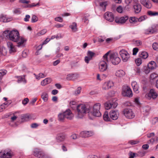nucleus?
Segmentation results:
<instances>
[{
  "instance_id": "nucleus-1",
  "label": "nucleus",
  "mask_w": 158,
  "mask_h": 158,
  "mask_svg": "<svg viewBox=\"0 0 158 158\" xmlns=\"http://www.w3.org/2000/svg\"><path fill=\"white\" fill-rule=\"evenodd\" d=\"M77 116L79 118H82L85 114L90 112V107L89 106H86L84 104H81L77 106Z\"/></svg>"
},
{
  "instance_id": "nucleus-2",
  "label": "nucleus",
  "mask_w": 158,
  "mask_h": 158,
  "mask_svg": "<svg viewBox=\"0 0 158 158\" xmlns=\"http://www.w3.org/2000/svg\"><path fill=\"white\" fill-rule=\"evenodd\" d=\"M110 51L106 53L102 57L103 60L99 63V71L101 72H104L106 71L107 68L106 62L108 61V56L110 54Z\"/></svg>"
},
{
  "instance_id": "nucleus-3",
  "label": "nucleus",
  "mask_w": 158,
  "mask_h": 158,
  "mask_svg": "<svg viewBox=\"0 0 158 158\" xmlns=\"http://www.w3.org/2000/svg\"><path fill=\"white\" fill-rule=\"evenodd\" d=\"M14 156V153L10 149L2 150L0 152V157L1 158H12Z\"/></svg>"
},
{
  "instance_id": "nucleus-4",
  "label": "nucleus",
  "mask_w": 158,
  "mask_h": 158,
  "mask_svg": "<svg viewBox=\"0 0 158 158\" xmlns=\"http://www.w3.org/2000/svg\"><path fill=\"white\" fill-rule=\"evenodd\" d=\"M122 94L123 96L129 97H131L133 95L131 89L129 86L126 85L123 86Z\"/></svg>"
},
{
  "instance_id": "nucleus-5",
  "label": "nucleus",
  "mask_w": 158,
  "mask_h": 158,
  "mask_svg": "<svg viewBox=\"0 0 158 158\" xmlns=\"http://www.w3.org/2000/svg\"><path fill=\"white\" fill-rule=\"evenodd\" d=\"M110 57L112 63L114 65H117L121 61V59L117 53H111L110 55Z\"/></svg>"
},
{
  "instance_id": "nucleus-6",
  "label": "nucleus",
  "mask_w": 158,
  "mask_h": 158,
  "mask_svg": "<svg viewBox=\"0 0 158 158\" xmlns=\"http://www.w3.org/2000/svg\"><path fill=\"white\" fill-rule=\"evenodd\" d=\"M10 34L9 39L14 42L17 40L20 36L19 31L16 29L11 31Z\"/></svg>"
},
{
  "instance_id": "nucleus-7",
  "label": "nucleus",
  "mask_w": 158,
  "mask_h": 158,
  "mask_svg": "<svg viewBox=\"0 0 158 158\" xmlns=\"http://www.w3.org/2000/svg\"><path fill=\"white\" fill-rule=\"evenodd\" d=\"M27 39L24 37L20 36L15 41L17 43V46L19 48L23 47L27 42Z\"/></svg>"
},
{
  "instance_id": "nucleus-8",
  "label": "nucleus",
  "mask_w": 158,
  "mask_h": 158,
  "mask_svg": "<svg viewBox=\"0 0 158 158\" xmlns=\"http://www.w3.org/2000/svg\"><path fill=\"white\" fill-rule=\"evenodd\" d=\"M119 54L122 57V60L126 62L127 61L130 57L129 54L124 49H122L119 52Z\"/></svg>"
},
{
  "instance_id": "nucleus-9",
  "label": "nucleus",
  "mask_w": 158,
  "mask_h": 158,
  "mask_svg": "<svg viewBox=\"0 0 158 158\" xmlns=\"http://www.w3.org/2000/svg\"><path fill=\"white\" fill-rule=\"evenodd\" d=\"M117 106L118 103L116 102V100H114V101H113V100L110 101L106 102L105 104V109L107 110L115 108Z\"/></svg>"
},
{
  "instance_id": "nucleus-10",
  "label": "nucleus",
  "mask_w": 158,
  "mask_h": 158,
  "mask_svg": "<svg viewBox=\"0 0 158 158\" xmlns=\"http://www.w3.org/2000/svg\"><path fill=\"white\" fill-rule=\"evenodd\" d=\"M146 97L148 99L152 98H156L158 96V94L156 90L154 89H151L148 94H146Z\"/></svg>"
},
{
  "instance_id": "nucleus-11",
  "label": "nucleus",
  "mask_w": 158,
  "mask_h": 158,
  "mask_svg": "<svg viewBox=\"0 0 158 158\" xmlns=\"http://www.w3.org/2000/svg\"><path fill=\"white\" fill-rule=\"evenodd\" d=\"M123 112L125 117L128 118L132 119L135 116V114L131 109H125L124 110Z\"/></svg>"
},
{
  "instance_id": "nucleus-12",
  "label": "nucleus",
  "mask_w": 158,
  "mask_h": 158,
  "mask_svg": "<svg viewBox=\"0 0 158 158\" xmlns=\"http://www.w3.org/2000/svg\"><path fill=\"white\" fill-rule=\"evenodd\" d=\"M33 154L38 158H43L44 156L43 152L40 149L35 148L33 151Z\"/></svg>"
},
{
  "instance_id": "nucleus-13",
  "label": "nucleus",
  "mask_w": 158,
  "mask_h": 158,
  "mask_svg": "<svg viewBox=\"0 0 158 158\" xmlns=\"http://www.w3.org/2000/svg\"><path fill=\"white\" fill-rule=\"evenodd\" d=\"M94 134V131H81L80 133V135L83 138L88 137L93 135Z\"/></svg>"
},
{
  "instance_id": "nucleus-14",
  "label": "nucleus",
  "mask_w": 158,
  "mask_h": 158,
  "mask_svg": "<svg viewBox=\"0 0 158 158\" xmlns=\"http://www.w3.org/2000/svg\"><path fill=\"white\" fill-rule=\"evenodd\" d=\"M128 19V17L127 16L121 17H117L115 18V22L118 24H122L125 23Z\"/></svg>"
},
{
  "instance_id": "nucleus-15",
  "label": "nucleus",
  "mask_w": 158,
  "mask_h": 158,
  "mask_svg": "<svg viewBox=\"0 0 158 158\" xmlns=\"http://www.w3.org/2000/svg\"><path fill=\"white\" fill-rule=\"evenodd\" d=\"M114 85V82L111 81H109L105 82L103 85L102 88L103 89L108 90L111 88Z\"/></svg>"
},
{
  "instance_id": "nucleus-16",
  "label": "nucleus",
  "mask_w": 158,
  "mask_h": 158,
  "mask_svg": "<svg viewBox=\"0 0 158 158\" xmlns=\"http://www.w3.org/2000/svg\"><path fill=\"white\" fill-rule=\"evenodd\" d=\"M104 18L107 21L112 22L114 19V17L113 14L110 12H106L104 15Z\"/></svg>"
},
{
  "instance_id": "nucleus-17",
  "label": "nucleus",
  "mask_w": 158,
  "mask_h": 158,
  "mask_svg": "<svg viewBox=\"0 0 158 158\" xmlns=\"http://www.w3.org/2000/svg\"><path fill=\"white\" fill-rule=\"evenodd\" d=\"M99 104L97 103L95 104L93 106L92 113L94 116L98 117L99 116L98 113Z\"/></svg>"
},
{
  "instance_id": "nucleus-18",
  "label": "nucleus",
  "mask_w": 158,
  "mask_h": 158,
  "mask_svg": "<svg viewBox=\"0 0 158 158\" xmlns=\"http://www.w3.org/2000/svg\"><path fill=\"white\" fill-rule=\"evenodd\" d=\"M7 45L9 49V52L11 53L16 52V49L15 46L11 42H8L7 43Z\"/></svg>"
},
{
  "instance_id": "nucleus-19",
  "label": "nucleus",
  "mask_w": 158,
  "mask_h": 158,
  "mask_svg": "<svg viewBox=\"0 0 158 158\" xmlns=\"http://www.w3.org/2000/svg\"><path fill=\"white\" fill-rule=\"evenodd\" d=\"M64 112L65 118L69 120H71L73 118V114L70 110H67Z\"/></svg>"
},
{
  "instance_id": "nucleus-20",
  "label": "nucleus",
  "mask_w": 158,
  "mask_h": 158,
  "mask_svg": "<svg viewBox=\"0 0 158 158\" xmlns=\"http://www.w3.org/2000/svg\"><path fill=\"white\" fill-rule=\"evenodd\" d=\"M12 19L11 17H9L6 15L2 14L0 15V21L6 23L10 22Z\"/></svg>"
},
{
  "instance_id": "nucleus-21",
  "label": "nucleus",
  "mask_w": 158,
  "mask_h": 158,
  "mask_svg": "<svg viewBox=\"0 0 158 158\" xmlns=\"http://www.w3.org/2000/svg\"><path fill=\"white\" fill-rule=\"evenodd\" d=\"M140 3L147 8H150L152 7V5L149 0H140Z\"/></svg>"
},
{
  "instance_id": "nucleus-22",
  "label": "nucleus",
  "mask_w": 158,
  "mask_h": 158,
  "mask_svg": "<svg viewBox=\"0 0 158 158\" xmlns=\"http://www.w3.org/2000/svg\"><path fill=\"white\" fill-rule=\"evenodd\" d=\"M118 112L115 111H111L110 112V118L114 120H116L118 118Z\"/></svg>"
},
{
  "instance_id": "nucleus-23",
  "label": "nucleus",
  "mask_w": 158,
  "mask_h": 158,
  "mask_svg": "<svg viewBox=\"0 0 158 158\" xmlns=\"http://www.w3.org/2000/svg\"><path fill=\"white\" fill-rule=\"evenodd\" d=\"M133 9L135 13L138 14L140 12L142 9L141 5L140 4H136L133 6Z\"/></svg>"
},
{
  "instance_id": "nucleus-24",
  "label": "nucleus",
  "mask_w": 158,
  "mask_h": 158,
  "mask_svg": "<svg viewBox=\"0 0 158 158\" xmlns=\"http://www.w3.org/2000/svg\"><path fill=\"white\" fill-rule=\"evenodd\" d=\"M131 85L133 87V89L134 91L136 93L139 92V88L138 84L137 82L135 81L132 82L131 83Z\"/></svg>"
},
{
  "instance_id": "nucleus-25",
  "label": "nucleus",
  "mask_w": 158,
  "mask_h": 158,
  "mask_svg": "<svg viewBox=\"0 0 158 158\" xmlns=\"http://www.w3.org/2000/svg\"><path fill=\"white\" fill-rule=\"evenodd\" d=\"M107 5V2H102L99 3V10L104 11L106 10V7Z\"/></svg>"
},
{
  "instance_id": "nucleus-26",
  "label": "nucleus",
  "mask_w": 158,
  "mask_h": 158,
  "mask_svg": "<svg viewBox=\"0 0 158 158\" xmlns=\"http://www.w3.org/2000/svg\"><path fill=\"white\" fill-rule=\"evenodd\" d=\"M138 18L135 17H130L129 19V22L132 26L135 25L136 23L138 22Z\"/></svg>"
},
{
  "instance_id": "nucleus-27",
  "label": "nucleus",
  "mask_w": 158,
  "mask_h": 158,
  "mask_svg": "<svg viewBox=\"0 0 158 158\" xmlns=\"http://www.w3.org/2000/svg\"><path fill=\"white\" fill-rule=\"evenodd\" d=\"M52 81L51 78H46L41 81V84L42 86H44L51 83Z\"/></svg>"
},
{
  "instance_id": "nucleus-28",
  "label": "nucleus",
  "mask_w": 158,
  "mask_h": 158,
  "mask_svg": "<svg viewBox=\"0 0 158 158\" xmlns=\"http://www.w3.org/2000/svg\"><path fill=\"white\" fill-rule=\"evenodd\" d=\"M30 118V115L27 114L21 115L20 116L21 119L22 121H28L29 120Z\"/></svg>"
},
{
  "instance_id": "nucleus-29",
  "label": "nucleus",
  "mask_w": 158,
  "mask_h": 158,
  "mask_svg": "<svg viewBox=\"0 0 158 158\" xmlns=\"http://www.w3.org/2000/svg\"><path fill=\"white\" fill-rule=\"evenodd\" d=\"M125 74V72L123 70H119L115 73L116 76L118 77H122Z\"/></svg>"
},
{
  "instance_id": "nucleus-30",
  "label": "nucleus",
  "mask_w": 158,
  "mask_h": 158,
  "mask_svg": "<svg viewBox=\"0 0 158 158\" xmlns=\"http://www.w3.org/2000/svg\"><path fill=\"white\" fill-rule=\"evenodd\" d=\"M69 27L71 29L73 32H76L77 31V23L75 22L73 23Z\"/></svg>"
},
{
  "instance_id": "nucleus-31",
  "label": "nucleus",
  "mask_w": 158,
  "mask_h": 158,
  "mask_svg": "<svg viewBox=\"0 0 158 158\" xmlns=\"http://www.w3.org/2000/svg\"><path fill=\"white\" fill-rule=\"evenodd\" d=\"M148 66L149 68L151 70L155 68L156 67V64L155 62L153 61H151L148 64Z\"/></svg>"
},
{
  "instance_id": "nucleus-32",
  "label": "nucleus",
  "mask_w": 158,
  "mask_h": 158,
  "mask_svg": "<svg viewBox=\"0 0 158 158\" xmlns=\"http://www.w3.org/2000/svg\"><path fill=\"white\" fill-rule=\"evenodd\" d=\"M58 117L59 121L61 122H64L65 118L64 112L59 113L58 115Z\"/></svg>"
},
{
  "instance_id": "nucleus-33",
  "label": "nucleus",
  "mask_w": 158,
  "mask_h": 158,
  "mask_svg": "<svg viewBox=\"0 0 158 158\" xmlns=\"http://www.w3.org/2000/svg\"><path fill=\"white\" fill-rule=\"evenodd\" d=\"M148 52L145 51L142 52L141 53L139 54L140 57L143 59H146L148 57Z\"/></svg>"
},
{
  "instance_id": "nucleus-34",
  "label": "nucleus",
  "mask_w": 158,
  "mask_h": 158,
  "mask_svg": "<svg viewBox=\"0 0 158 158\" xmlns=\"http://www.w3.org/2000/svg\"><path fill=\"white\" fill-rule=\"evenodd\" d=\"M155 31L154 28H150L145 30L144 33L146 34H151L154 33Z\"/></svg>"
},
{
  "instance_id": "nucleus-35",
  "label": "nucleus",
  "mask_w": 158,
  "mask_h": 158,
  "mask_svg": "<svg viewBox=\"0 0 158 158\" xmlns=\"http://www.w3.org/2000/svg\"><path fill=\"white\" fill-rule=\"evenodd\" d=\"M41 97L44 102H47L48 99V94L45 92L43 93Z\"/></svg>"
},
{
  "instance_id": "nucleus-36",
  "label": "nucleus",
  "mask_w": 158,
  "mask_h": 158,
  "mask_svg": "<svg viewBox=\"0 0 158 158\" xmlns=\"http://www.w3.org/2000/svg\"><path fill=\"white\" fill-rule=\"evenodd\" d=\"M47 32L46 29H43L37 32L35 35L37 36H39L44 35Z\"/></svg>"
},
{
  "instance_id": "nucleus-37",
  "label": "nucleus",
  "mask_w": 158,
  "mask_h": 158,
  "mask_svg": "<svg viewBox=\"0 0 158 158\" xmlns=\"http://www.w3.org/2000/svg\"><path fill=\"white\" fill-rule=\"evenodd\" d=\"M9 105L7 103H4L1 105L0 106V112L3 111Z\"/></svg>"
},
{
  "instance_id": "nucleus-38",
  "label": "nucleus",
  "mask_w": 158,
  "mask_h": 158,
  "mask_svg": "<svg viewBox=\"0 0 158 158\" xmlns=\"http://www.w3.org/2000/svg\"><path fill=\"white\" fill-rule=\"evenodd\" d=\"M103 118L105 121H109L110 120V118L109 117L108 112L106 111L103 115Z\"/></svg>"
},
{
  "instance_id": "nucleus-39",
  "label": "nucleus",
  "mask_w": 158,
  "mask_h": 158,
  "mask_svg": "<svg viewBox=\"0 0 158 158\" xmlns=\"http://www.w3.org/2000/svg\"><path fill=\"white\" fill-rule=\"evenodd\" d=\"M155 142H156V143H157L158 142V138L157 137L152 138L148 141V143H152L153 144Z\"/></svg>"
},
{
  "instance_id": "nucleus-40",
  "label": "nucleus",
  "mask_w": 158,
  "mask_h": 158,
  "mask_svg": "<svg viewBox=\"0 0 158 158\" xmlns=\"http://www.w3.org/2000/svg\"><path fill=\"white\" fill-rule=\"evenodd\" d=\"M35 78L36 79L40 80L41 78H43L45 77H46V76L44 75L43 73H40L38 75H36L35 74H34Z\"/></svg>"
},
{
  "instance_id": "nucleus-41",
  "label": "nucleus",
  "mask_w": 158,
  "mask_h": 158,
  "mask_svg": "<svg viewBox=\"0 0 158 158\" xmlns=\"http://www.w3.org/2000/svg\"><path fill=\"white\" fill-rule=\"evenodd\" d=\"M64 139L65 137L63 135H58L56 138V141L59 143L64 141Z\"/></svg>"
},
{
  "instance_id": "nucleus-42",
  "label": "nucleus",
  "mask_w": 158,
  "mask_h": 158,
  "mask_svg": "<svg viewBox=\"0 0 158 158\" xmlns=\"http://www.w3.org/2000/svg\"><path fill=\"white\" fill-rule=\"evenodd\" d=\"M95 54L94 52L90 51H88L87 53V56L89 57L92 59L95 56Z\"/></svg>"
},
{
  "instance_id": "nucleus-43",
  "label": "nucleus",
  "mask_w": 158,
  "mask_h": 158,
  "mask_svg": "<svg viewBox=\"0 0 158 158\" xmlns=\"http://www.w3.org/2000/svg\"><path fill=\"white\" fill-rule=\"evenodd\" d=\"M11 31L9 30H6L4 31L3 32L2 35H3L5 37H7V38L10 37V33Z\"/></svg>"
},
{
  "instance_id": "nucleus-44",
  "label": "nucleus",
  "mask_w": 158,
  "mask_h": 158,
  "mask_svg": "<svg viewBox=\"0 0 158 158\" xmlns=\"http://www.w3.org/2000/svg\"><path fill=\"white\" fill-rule=\"evenodd\" d=\"M6 54V49L3 47L0 48V55L5 56Z\"/></svg>"
},
{
  "instance_id": "nucleus-45",
  "label": "nucleus",
  "mask_w": 158,
  "mask_h": 158,
  "mask_svg": "<svg viewBox=\"0 0 158 158\" xmlns=\"http://www.w3.org/2000/svg\"><path fill=\"white\" fill-rule=\"evenodd\" d=\"M50 40V39L48 38H47L43 42L41 45H40L38 47L39 49V50L41 49L42 48V46L44 45L47 44L48 42H49Z\"/></svg>"
},
{
  "instance_id": "nucleus-46",
  "label": "nucleus",
  "mask_w": 158,
  "mask_h": 158,
  "mask_svg": "<svg viewBox=\"0 0 158 158\" xmlns=\"http://www.w3.org/2000/svg\"><path fill=\"white\" fill-rule=\"evenodd\" d=\"M70 106L73 109L77 108L76 102L74 101H71L70 102Z\"/></svg>"
},
{
  "instance_id": "nucleus-47",
  "label": "nucleus",
  "mask_w": 158,
  "mask_h": 158,
  "mask_svg": "<svg viewBox=\"0 0 158 158\" xmlns=\"http://www.w3.org/2000/svg\"><path fill=\"white\" fill-rule=\"evenodd\" d=\"M148 14L150 16L158 15V12L152 11H148L147 12Z\"/></svg>"
},
{
  "instance_id": "nucleus-48",
  "label": "nucleus",
  "mask_w": 158,
  "mask_h": 158,
  "mask_svg": "<svg viewBox=\"0 0 158 158\" xmlns=\"http://www.w3.org/2000/svg\"><path fill=\"white\" fill-rule=\"evenodd\" d=\"M6 71L5 70L2 69L0 70V80H1L3 77L6 73Z\"/></svg>"
},
{
  "instance_id": "nucleus-49",
  "label": "nucleus",
  "mask_w": 158,
  "mask_h": 158,
  "mask_svg": "<svg viewBox=\"0 0 158 158\" xmlns=\"http://www.w3.org/2000/svg\"><path fill=\"white\" fill-rule=\"evenodd\" d=\"M129 158H134L135 157L138 156L137 154L134 153L132 152H130L129 153Z\"/></svg>"
},
{
  "instance_id": "nucleus-50",
  "label": "nucleus",
  "mask_w": 158,
  "mask_h": 158,
  "mask_svg": "<svg viewBox=\"0 0 158 158\" xmlns=\"http://www.w3.org/2000/svg\"><path fill=\"white\" fill-rule=\"evenodd\" d=\"M137 154L138 156L142 157L145 155L146 152L144 151H139L138 152Z\"/></svg>"
},
{
  "instance_id": "nucleus-51",
  "label": "nucleus",
  "mask_w": 158,
  "mask_h": 158,
  "mask_svg": "<svg viewBox=\"0 0 158 158\" xmlns=\"http://www.w3.org/2000/svg\"><path fill=\"white\" fill-rule=\"evenodd\" d=\"M40 6V3H39L38 2L36 4H35L34 3H32L31 4H29L27 6H25V7H32L34 6Z\"/></svg>"
},
{
  "instance_id": "nucleus-52",
  "label": "nucleus",
  "mask_w": 158,
  "mask_h": 158,
  "mask_svg": "<svg viewBox=\"0 0 158 158\" xmlns=\"http://www.w3.org/2000/svg\"><path fill=\"white\" fill-rule=\"evenodd\" d=\"M135 62L137 66L140 65L142 63V60L141 58H137L135 60Z\"/></svg>"
},
{
  "instance_id": "nucleus-53",
  "label": "nucleus",
  "mask_w": 158,
  "mask_h": 158,
  "mask_svg": "<svg viewBox=\"0 0 158 158\" xmlns=\"http://www.w3.org/2000/svg\"><path fill=\"white\" fill-rule=\"evenodd\" d=\"M147 18V16L146 15L142 16L140 17L139 18H138V22H141Z\"/></svg>"
},
{
  "instance_id": "nucleus-54",
  "label": "nucleus",
  "mask_w": 158,
  "mask_h": 158,
  "mask_svg": "<svg viewBox=\"0 0 158 158\" xmlns=\"http://www.w3.org/2000/svg\"><path fill=\"white\" fill-rule=\"evenodd\" d=\"M92 59L91 58L87 56L85 57L84 60L86 63L89 64V61Z\"/></svg>"
},
{
  "instance_id": "nucleus-55",
  "label": "nucleus",
  "mask_w": 158,
  "mask_h": 158,
  "mask_svg": "<svg viewBox=\"0 0 158 158\" xmlns=\"http://www.w3.org/2000/svg\"><path fill=\"white\" fill-rule=\"evenodd\" d=\"M17 78H18L17 81L18 83H20L22 82H23L24 80V78L23 77L21 76H17Z\"/></svg>"
},
{
  "instance_id": "nucleus-56",
  "label": "nucleus",
  "mask_w": 158,
  "mask_h": 158,
  "mask_svg": "<svg viewBox=\"0 0 158 158\" xmlns=\"http://www.w3.org/2000/svg\"><path fill=\"white\" fill-rule=\"evenodd\" d=\"M38 20V17L35 15L32 16L31 18V22L34 23L37 22Z\"/></svg>"
},
{
  "instance_id": "nucleus-57",
  "label": "nucleus",
  "mask_w": 158,
  "mask_h": 158,
  "mask_svg": "<svg viewBox=\"0 0 158 158\" xmlns=\"http://www.w3.org/2000/svg\"><path fill=\"white\" fill-rule=\"evenodd\" d=\"M139 143V141L137 140H131L128 142V143L132 145L136 144Z\"/></svg>"
},
{
  "instance_id": "nucleus-58",
  "label": "nucleus",
  "mask_w": 158,
  "mask_h": 158,
  "mask_svg": "<svg viewBox=\"0 0 158 158\" xmlns=\"http://www.w3.org/2000/svg\"><path fill=\"white\" fill-rule=\"evenodd\" d=\"M152 48L155 50H158V44L156 43H154L152 44Z\"/></svg>"
},
{
  "instance_id": "nucleus-59",
  "label": "nucleus",
  "mask_w": 158,
  "mask_h": 158,
  "mask_svg": "<svg viewBox=\"0 0 158 158\" xmlns=\"http://www.w3.org/2000/svg\"><path fill=\"white\" fill-rule=\"evenodd\" d=\"M13 13L16 14H20L21 13V11L19 9L17 8L15 9L13 11Z\"/></svg>"
},
{
  "instance_id": "nucleus-60",
  "label": "nucleus",
  "mask_w": 158,
  "mask_h": 158,
  "mask_svg": "<svg viewBox=\"0 0 158 158\" xmlns=\"http://www.w3.org/2000/svg\"><path fill=\"white\" fill-rule=\"evenodd\" d=\"M81 87H78L75 91V94L76 95L79 94L81 92Z\"/></svg>"
},
{
  "instance_id": "nucleus-61",
  "label": "nucleus",
  "mask_w": 158,
  "mask_h": 158,
  "mask_svg": "<svg viewBox=\"0 0 158 158\" xmlns=\"http://www.w3.org/2000/svg\"><path fill=\"white\" fill-rule=\"evenodd\" d=\"M71 138L73 139H76L79 137V136L76 134L73 133L71 136Z\"/></svg>"
},
{
  "instance_id": "nucleus-62",
  "label": "nucleus",
  "mask_w": 158,
  "mask_h": 158,
  "mask_svg": "<svg viewBox=\"0 0 158 158\" xmlns=\"http://www.w3.org/2000/svg\"><path fill=\"white\" fill-rule=\"evenodd\" d=\"M55 21L60 22H62L63 20L62 18L60 17H58L55 18Z\"/></svg>"
},
{
  "instance_id": "nucleus-63",
  "label": "nucleus",
  "mask_w": 158,
  "mask_h": 158,
  "mask_svg": "<svg viewBox=\"0 0 158 158\" xmlns=\"http://www.w3.org/2000/svg\"><path fill=\"white\" fill-rule=\"evenodd\" d=\"M135 71L136 73V74L137 75H139L140 73L141 72L140 70L139 67H137L135 69Z\"/></svg>"
},
{
  "instance_id": "nucleus-64",
  "label": "nucleus",
  "mask_w": 158,
  "mask_h": 158,
  "mask_svg": "<svg viewBox=\"0 0 158 158\" xmlns=\"http://www.w3.org/2000/svg\"><path fill=\"white\" fill-rule=\"evenodd\" d=\"M138 48H134L133 49V55H136L137 53L138 52Z\"/></svg>"
}]
</instances>
